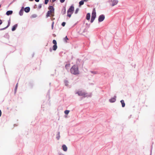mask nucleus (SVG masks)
Here are the masks:
<instances>
[{
	"label": "nucleus",
	"instance_id": "obj_29",
	"mask_svg": "<svg viewBox=\"0 0 155 155\" xmlns=\"http://www.w3.org/2000/svg\"><path fill=\"white\" fill-rule=\"evenodd\" d=\"M49 0H45V4L46 5L48 4Z\"/></svg>",
	"mask_w": 155,
	"mask_h": 155
},
{
	"label": "nucleus",
	"instance_id": "obj_2",
	"mask_svg": "<svg viewBox=\"0 0 155 155\" xmlns=\"http://www.w3.org/2000/svg\"><path fill=\"white\" fill-rule=\"evenodd\" d=\"M48 8L49 10L48 11L46 15V18L50 16L51 13L54 14V8L53 6H49Z\"/></svg>",
	"mask_w": 155,
	"mask_h": 155
},
{
	"label": "nucleus",
	"instance_id": "obj_46",
	"mask_svg": "<svg viewBox=\"0 0 155 155\" xmlns=\"http://www.w3.org/2000/svg\"><path fill=\"white\" fill-rule=\"evenodd\" d=\"M85 32V30H84V31H83V32Z\"/></svg>",
	"mask_w": 155,
	"mask_h": 155
},
{
	"label": "nucleus",
	"instance_id": "obj_8",
	"mask_svg": "<svg viewBox=\"0 0 155 155\" xmlns=\"http://www.w3.org/2000/svg\"><path fill=\"white\" fill-rule=\"evenodd\" d=\"M116 96H114L113 98H111L109 99V102L111 103H114L115 102L116 100Z\"/></svg>",
	"mask_w": 155,
	"mask_h": 155
},
{
	"label": "nucleus",
	"instance_id": "obj_41",
	"mask_svg": "<svg viewBox=\"0 0 155 155\" xmlns=\"http://www.w3.org/2000/svg\"><path fill=\"white\" fill-rule=\"evenodd\" d=\"M17 89H15V93L16 92V90Z\"/></svg>",
	"mask_w": 155,
	"mask_h": 155
},
{
	"label": "nucleus",
	"instance_id": "obj_26",
	"mask_svg": "<svg viewBox=\"0 0 155 155\" xmlns=\"http://www.w3.org/2000/svg\"><path fill=\"white\" fill-rule=\"evenodd\" d=\"M90 72L94 74H96L97 73V72L95 71H91Z\"/></svg>",
	"mask_w": 155,
	"mask_h": 155
},
{
	"label": "nucleus",
	"instance_id": "obj_20",
	"mask_svg": "<svg viewBox=\"0 0 155 155\" xmlns=\"http://www.w3.org/2000/svg\"><path fill=\"white\" fill-rule=\"evenodd\" d=\"M84 4V2L83 1H81L79 2V6L80 7L81 6L83 5Z\"/></svg>",
	"mask_w": 155,
	"mask_h": 155
},
{
	"label": "nucleus",
	"instance_id": "obj_25",
	"mask_svg": "<svg viewBox=\"0 0 155 155\" xmlns=\"http://www.w3.org/2000/svg\"><path fill=\"white\" fill-rule=\"evenodd\" d=\"M79 10V8H77L76 9L75 11V12L74 13H75V14H77V13H78V12Z\"/></svg>",
	"mask_w": 155,
	"mask_h": 155
},
{
	"label": "nucleus",
	"instance_id": "obj_6",
	"mask_svg": "<svg viewBox=\"0 0 155 155\" xmlns=\"http://www.w3.org/2000/svg\"><path fill=\"white\" fill-rule=\"evenodd\" d=\"M105 18V16L104 15H100L98 18V21L101 22Z\"/></svg>",
	"mask_w": 155,
	"mask_h": 155
},
{
	"label": "nucleus",
	"instance_id": "obj_13",
	"mask_svg": "<svg viewBox=\"0 0 155 155\" xmlns=\"http://www.w3.org/2000/svg\"><path fill=\"white\" fill-rule=\"evenodd\" d=\"M17 26H18L17 24H16L15 25H14L12 29V31H15L16 30V28H17Z\"/></svg>",
	"mask_w": 155,
	"mask_h": 155
},
{
	"label": "nucleus",
	"instance_id": "obj_18",
	"mask_svg": "<svg viewBox=\"0 0 155 155\" xmlns=\"http://www.w3.org/2000/svg\"><path fill=\"white\" fill-rule=\"evenodd\" d=\"M66 8L65 7H64V8L63 9H62V14L63 15L64 14L66 13Z\"/></svg>",
	"mask_w": 155,
	"mask_h": 155
},
{
	"label": "nucleus",
	"instance_id": "obj_38",
	"mask_svg": "<svg viewBox=\"0 0 155 155\" xmlns=\"http://www.w3.org/2000/svg\"><path fill=\"white\" fill-rule=\"evenodd\" d=\"M2 23V21L0 19V25H1Z\"/></svg>",
	"mask_w": 155,
	"mask_h": 155
},
{
	"label": "nucleus",
	"instance_id": "obj_31",
	"mask_svg": "<svg viewBox=\"0 0 155 155\" xmlns=\"http://www.w3.org/2000/svg\"><path fill=\"white\" fill-rule=\"evenodd\" d=\"M41 7H42L41 4H40L38 5V8L39 9H40L41 8Z\"/></svg>",
	"mask_w": 155,
	"mask_h": 155
},
{
	"label": "nucleus",
	"instance_id": "obj_35",
	"mask_svg": "<svg viewBox=\"0 0 155 155\" xmlns=\"http://www.w3.org/2000/svg\"><path fill=\"white\" fill-rule=\"evenodd\" d=\"M50 15H51V16L52 17H53L54 16V14L51 13V14H50Z\"/></svg>",
	"mask_w": 155,
	"mask_h": 155
},
{
	"label": "nucleus",
	"instance_id": "obj_22",
	"mask_svg": "<svg viewBox=\"0 0 155 155\" xmlns=\"http://www.w3.org/2000/svg\"><path fill=\"white\" fill-rule=\"evenodd\" d=\"M53 50L54 51H55L57 48V45H54L53 46Z\"/></svg>",
	"mask_w": 155,
	"mask_h": 155
},
{
	"label": "nucleus",
	"instance_id": "obj_12",
	"mask_svg": "<svg viewBox=\"0 0 155 155\" xmlns=\"http://www.w3.org/2000/svg\"><path fill=\"white\" fill-rule=\"evenodd\" d=\"M62 148L63 150L64 151H66L67 150V147L66 145L64 144L62 145Z\"/></svg>",
	"mask_w": 155,
	"mask_h": 155
},
{
	"label": "nucleus",
	"instance_id": "obj_30",
	"mask_svg": "<svg viewBox=\"0 0 155 155\" xmlns=\"http://www.w3.org/2000/svg\"><path fill=\"white\" fill-rule=\"evenodd\" d=\"M66 24V23L65 22H63L62 24H61V25L63 26H64Z\"/></svg>",
	"mask_w": 155,
	"mask_h": 155
},
{
	"label": "nucleus",
	"instance_id": "obj_37",
	"mask_svg": "<svg viewBox=\"0 0 155 155\" xmlns=\"http://www.w3.org/2000/svg\"><path fill=\"white\" fill-rule=\"evenodd\" d=\"M32 16L33 18H35L36 17V16L35 15H32Z\"/></svg>",
	"mask_w": 155,
	"mask_h": 155
},
{
	"label": "nucleus",
	"instance_id": "obj_14",
	"mask_svg": "<svg viewBox=\"0 0 155 155\" xmlns=\"http://www.w3.org/2000/svg\"><path fill=\"white\" fill-rule=\"evenodd\" d=\"M90 17H91L90 14L89 13H88L86 15V19L87 20H90Z\"/></svg>",
	"mask_w": 155,
	"mask_h": 155
},
{
	"label": "nucleus",
	"instance_id": "obj_33",
	"mask_svg": "<svg viewBox=\"0 0 155 155\" xmlns=\"http://www.w3.org/2000/svg\"><path fill=\"white\" fill-rule=\"evenodd\" d=\"M18 83H17L16 85V86H15V89H17V87H18Z\"/></svg>",
	"mask_w": 155,
	"mask_h": 155
},
{
	"label": "nucleus",
	"instance_id": "obj_43",
	"mask_svg": "<svg viewBox=\"0 0 155 155\" xmlns=\"http://www.w3.org/2000/svg\"><path fill=\"white\" fill-rule=\"evenodd\" d=\"M56 0H52V2H55Z\"/></svg>",
	"mask_w": 155,
	"mask_h": 155
},
{
	"label": "nucleus",
	"instance_id": "obj_28",
	"mask_svg": "<svg viewBox=\"0 0 155 155\" xmlns=\"http://www.w3.org/2000/svg\"><path fill=\"white\" fill-rule=\"evenodd\" d=\"M72 14H71V13H67V16L69 17H70L71 16Z\"/></svg>",
	"mask_w": 155,
	"mask_h": 155
},
{
	"label": "nucleus",
	"instance_id": "obj_3",
	"mask_svg": "<svg viewBox=\"0 0 155 155\" xmlns=\"http://www.w3.org/2000/svg\"><path fill=\"white\" fill-rule=\"evenodd\" d=\"M75 94H78L79 96H83L84 97H86L87 96L85 95L87 94L82 91H78L76 92Z\"/></svg>",
	"mask_w": 155,
	"mask_h": 155
},
{
	"label": "nucleus",
	"instance_id": "obj_23",
	"mask_svg": "<svg viewBox=\"0 0 155 155\" xmlns=\"http://www.w3.org/2000/svg\"><path fill=\"white\" fill-rule=\"evenodd\" d=\"M65 85L68 86V81L65 80L64 81Z\"/></svg>",
	"mask_w": 155,
	"mask_h": 155
},
{
	"label": "nucleus",
	"instance_id": "obj_42",
	"mask_svg": "<svg viewBox=\"0 0 155 155\" xmlns=\"http://www.w3.org/2000/svg\"><path fill=\"white\" fill-rule=\"evenodd\" d=\"M59 155H64L63 154H62V153H60L59 154Z\"/></svg>",
	"mask_w": 155,
	"mask_h": 155
},
{
	"label": "nucleus",
	"instance_id": "obj_27",
	"mask_svg": "<svg viewBox=\"0 0 155 155\" xmlns=\"http://www.w3.org/2000/svg\"><path fill=\"white\" fill-rule=\"evenodd\" d=\"M52 42L53 44H54V45H57V42L55 40H53Z\"/></svg>",
	"mask_w": 155,
	"mask_h": 155
},
{
	"label": "nucleus",
	"instance_id": "obj_45",
	"mask_svg": "<svg viewBox=\"0 0 155 155\" xmlns=\"http://www.w3.org/2000/svg\"><path fill=\"white\" fill-rule=\"evenodd\" d=\"M33 0H29L30 1H33Z\"/></svg>",
	"mask_w": 155,
	"mask_h": 155
},
{
	"label": "nucleus",
	"instance_id": "obj_36",
	"mask_svg": "<svg viewBox=\"0 0 155 155\" xmlns=\"http://www.w3.org/2000/svg\"><path fill=\"white\" fill-rule=\"evenodd\" d=\"M49 51L51 52L52 51V49L51 48H49Z\"/></svg>",
	"mask_w": 155,
	"mask_h": 155
},
{
	"label": "nucleus",
	"instance_id": "obj_4",
	"mask_svg": "<svg viewBox=\"0 0 155 155\" xmlns=\"http://www.w3.org/2000/svg\"><path fill=\"white\" fill-rule=\"evenodd\" d=\"M96 17V13L95 11L94 12V11H93V12L91 15V23H92L95 19V18Z\"/></svg>",
	"mask_w": 155,
	"mask_h": 155
},
{
	"label": "nucleus",
	"instance_id": "obj_1",
	"mask_svg": "<svg viewBox=\"0 0 155 155\" xmlns=\"http://www.w3.org/2000/svg\"><path fill=\"white\" fill-rule=\"evenodd\" d=\"M70 71L72 74L74 75L79 74V71L78 67L75 65H73L71 68Z\"/></svg>",
	"mask_w": 155,
	"mask_h": 155
},
{
	"label": "nucleus",
	"instance_id": "obj_16",
	"mask_svg": "<svg viewBox=\"0 0 155 155\" xmlns=\"http://www.w3.org/2000/svg\"><path fill=\"white\" fill-rule=\"evenodd\" d=\"M60 132H58L56 135V138L58 140L60 138Z\"/></svg>",
	"mask_w": 155,
	"mask_h": 155
},
{
	"label": "nucleus",
	"instance_id": "obj_44",
	"mask_svg": "<svg viewBox=\"0 0 155 155\" xmlns=\"http://www.w3.org/2000/svg\"><path fill=\"white\" fill-rule=\"evenodd\" d=\"M151 153H152V150H151L150 155H151Z\"/></svg>",
	"mask_w": 155,
	"mask_h": 155
},
{
	"label": "nucleus",
	"instance_id": "obj_5",
	"mask_svg": "<svg viewBox=\"0 0 155 155\" xmlns=\"http://www.w3.org/2000/svg\"><path fill=\"white\" fill-rule=\"evenodd\" d=\"M74 10V7L73 5H71L68 9L67 11V13H70L72 14L73 13Z\"/></svg>",
	"mask_w": 155,
	"mask_h": 155
},
{
	"label": "nucleus",
	"instance_id": "obj_9",
	"mask_svg": "<svg viewBox=\"0 0 155 155\" xmlns=\"http://www.w3.org/2000/svg\"><path fill=\"white\" fill-rule=\"evenodd\" d=\"M10 19H9L8 21V25L7 26L4 28L0 29V31L3 30H5V29H6L10 26Z\"/></svg>",
	"mask_w": 155,
	"mask_h": 155
},
{
	"label": "nucleus",
	"instance_id": "obj_47",
	"mask_svg": "<svg viewBox=\"0 0 155 155\" xmlns=\"http://www.w3.org/2000/svg\"><path fill=\"white\" fill-rule=\"evenodd\" d=\"M1 5H0V8H1Z\"/></svg>",
	"mask_w": 155,
	"mask_h": 155
},
{
	"label": "nucleus",
	"instance_id": "obj_15",
	"mask_svg": "<svg viewBox=\"0 0 155 155\" xmlns=\"http://www.w3.org/2000/svg\"><path fill=\"white\" fill-rule=\"evenodd\" d=\"M13 11H8L6 13V15H9L12 14Z\"/></svg>",
	"mask_w": 155,
	"mask_h": 155
},
{
	"label": "nucleus",
	"instance_id": "obj_40",
	"mask_svg": "<svg viewBox=\"0 0 155 155\" xmlns=\"http://www.w3.org/2000/svg\"><path fill=\"white\" fill-rule=\"evenodd\" d=\"M35 1L37 2H38L39 1V0H35Z\"/></svg>",
	"mask_w": 155,
	"mask_h": 155
},
{
	"label": "nucleus",
	"instance_id": "obj_24",
	"mask_svg": "<svg viewBox=\"0 0 155 155\" xmlns=\"http://www.w3.org/2000/svg\"><path fill=\"white\" fill-rule=\"evenodd\" d=\"M69 110H66L64 111V113L66 114H69Z\"/></svg>",
	"mask_w": 155,
	"mask_h": 155
},
{
	"label": "nucleus",
	"instance_id": "obj_19",
	"mask_svg": "<svg viewBox=\"0 0 155 155\" xmlns=\"http://www.w3.org/2000/svg\"><path fill=\"white\" fill-rule=\"evenodd\" d=\"M70 64H66L65 66V68L67 69H69L70 67Z\"/></svg>",
	"mask_w": 155,
	"mask_h": 155
},
{
	"label": "nucleus",
	"instance_id": "obj_10",
	"mask_svg": "<svg viewBox=\"0 0 155 155\" xmlns=\"http://www.w3.org/2000/svg\"><path fill=\"white\" fill-rule=\"evenodd\" d=\"M24 11L26 13L30 11V7H25L24 8Z\"/></svg>",
	"mask_w": 155,
	"mask_h": 155
},
{
	"label": "nucleus",
	"instance_id": "obj_17",
	"mask_svg": "<svg viewBox=\"0 0 155 155\" xmlns=\"http://www.w3.org/2000/svg\"><path fill=\"white\" fill-rule=\"evenodd\" d=\"M120 102L122 104V107H124L125 106V103L124 102V101L123 100H121L120 101Z\"/></svg>",
	"mask_w": 155,
	"mask_h": 155
},
{
	"label": "nucleus",
	"instance_id": "obj_11",
	"mask_svg": "<svg viewBox=\"0 0 155 155\" xmlns=\"http://www.w3.org/2000/svg\"><path fill=\"white\" fill-rule=\"evenodd\" d=\"M23 9H24V7H22L21 8V9L20 10V12H19V15L21 16H22L23 15Z\"/></svg>",
	"mask_w": 155,
	"mask_h": 155
},
{
	"label": "nucleus",
	"instance_id": "obj_34",
	"mask_svg": "<svg viewBox=\"0 0 155 155\" xmlns=\"http://www.w3.org/2000/svg\"><path fill=\"white\" fill-rule=\"evenodd\" d=\"M65 0H60V1L61 3H63L64 2Z\"/></svg>",
	"mask_w": 155,
	"mask_h": 155
},
{
	"label": "nucleus",
	"instance_id": "obj_39",
	"mask_svg": "<svg viewBox=\"0 0 155 155\" xmlns=\"http://www.w3.org/2000/svg\"><path fill=\"white\" fill-rule=\"evenodd\" d=\"M2 115V111L1 110H0V117Z\"/></svg>",
	"mask_w": 155,
	"mask_h": 155
},
{
	"label": "nucleus",
	"instance_id": "obj_32",
	"mask_svg": "<svg viewBox=\"0 0 155 155\" xmlns=\"http://www.w3.org/2000/svg\"><path fill=\"white\" fill-rule=\"evenodd\" d=\"M54 22H53L51 25V28L53 29L54 27Z\"/></svg>",
	"mask_w": 155,
	"mask_h": 155
},
{
	"label": "nucleus",
	"instance_id": "obj_21",
	"mask_svg": "<svg viewBox=\"0 0 155 155\" xmlns=\"http://www.w3.org/2000/svg\"><path fill=\"white\" fill-rule=\"evenodd\" d=\"M68 39V38L67 36H66L65 38H63V40L64 41L67 43V40Z\"/></svg>",
	"mask_w": 155,
	"mask_h": 155
},
{
	"label": "nucleus",
	"instance_id": "obj_7",
	"mask_svg": "<svg viewBox=\"0 0 155 155\" xmlns=\"http://www.w3.org/2000/svg\"><path fill=\"white\" fill-rule=\"evenodd\" d=\"M112 2V6H113L115 5H117L118 2V1L117 0H109V2Z\"/></svg>",
	"mask_w": 155,
	"mask_h": 155
}]
</instances>
